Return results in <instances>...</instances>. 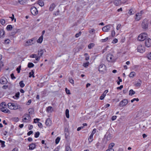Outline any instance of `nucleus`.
<instances>
[{"instance_id":"f257e3e1","label":"nucleus","mask_w":151,"mask_h":151,"mask_svg":"<svg viewBox=\"0 0 151 151\" xmlns=\"http://www.w3.org/2000/svg\"><path fill=\"white\" fill-rule=\"evenodd\" d=\"M8 107L10 109L12 110H16L20 109V106L17 104H14L11 103H9L8 104Z\"/></svg>"},{"instance_id":"f03ea898","label":"nucleus","mask_w":151,"mask_h":151,"mask_svg":"<svg viewBox=\"0 0 151 151\" xmlns=\"http://www.w3.org/2000/svg\"><path fill=\"white\" fill-rule=\"evenodd\" d=\"M147 34L145 33H142L139 35L137 39L138 40L140 41H142L145 40L146 38L147 37Z\"/></svg>"},{"instance_id":"7ed1b4c3","label":"nucleus","mask_w":151,"mask_h":151,"mask_svg":"<svg viewBox=\"0 0 151 151\" xmlns=\"http://www.w3.org/2000/svg\"><path fill=\"white\" fill-rule=\"evenodd\" d=\"M98 70L101 73L104 74L106 70L105 65L103 64H100Z\"/></svg>"},{"instance_id":"20e7f679","label":"nucleus","mask_w":151,"mask_h":151,"mask_svg":"<svg viewBox=\"0 0 151 151\" xmlns=\"http://www.w3.org/2000/svg\"><path fill=\"white\" fill-rule=\"evenodd\" d=\"M107 59L108 61L114 63L116 61V59L114 57L110 54L108 55L107 57Z\"/></svg>"},{"instance_id":"39448f33","label":"nucleus","mask_w":151,"mask_h":151,"mask_svg":"<svg viewBox=\"0 0 151 151\" xmlns=\"http://www.w3.org/2000/svg\"><path fill=\"white\" fill-rule=\"evenodd\" d=\"M148 22L147 19H145L142 23V26L143 29H147L148 28Z\"/></svg>"},{"instance_id":"423d86ee","label":"nucleus","mask_w":151,"mask_h":151,"mask_svg":"<svg viewBox=\"0 0 151 151\" xmlns=\"http://www.w3.org/2000/svg\"><path fill=\"white\" fill-rule=\"evenodd\" d=\"M137 51L141 53H143L145 51V48L144 46L141 45H138L137 47Z\"/></svg>"},{"instance_id":"0eeeda50","label":"nucleus","mask_w":151,"mask_h":151,"mask_svg":"<svg viewBox=\"0 0 151 151\" xmlns=\"http://www.w3.org/2000/svg\"><path fill=\"white\" fill-rule=\"evenodd\" d=\"M31 13L34 15H37L38 13L37 8L34 6H32L30 9Z\"/></svg>"},{"instance_id":"6e6552de","label":"nucleus","mask_w":151,"mask_h":151,"mask_svg":"<svg viewBox=\"0 0 151 151\" xmlns=\"http://www.w3.org/2000/svg\"><path fill=\"white\" fill-rule=\"evenodd\" d=\"M128 101L127 99H124L120 102L119 104V106L121 107L125 106L128 103Z\"/></svg>"},{"instance_id":"1a4fd4ad","label":"nucleus","mask_w":151,"mask_h":151,"mask_svg":"<svg viewBox=\"0 0 151 151\" xmlns=\"http://www.w3.org/2000/svg\"><path fill=\"white\" fill-rule=\"evenodd\" d=\"M145 46L148 47L151 46V39L149 38H147L145 41Z\"/></svg>"},{"instance_id":"9d476101","label":"nucleus","mask_w":151,"mask_h":151,"mask_svg":"<svg viewBox=\"0 0 151 151\" xmlns=\"http://www.w3.org/2000/svg\"><path fill=\"white\" fill-rule=\"evenodd\" d=\"M34 39L32 38L30 39L27 41L24 44V45L25 46L30 45L34 44L35 42H34Z\"/></svg>"},{"instance_id":"9b49d317","label":"nucleus","mask_w":151,"mask_h":151,"mask_svg":"<svg viewBox=\"0 0 151 151\" xmlns=\"http://www.w3.org/2000/svg\"><path fill=\"white\" fill-rule=\"evenodd\" d=\"M25 117L22 119V121L24 122H28L30 121L31 117L29 115L27 114L24 116Z\"/></svg>"},{"instance_id":"f8f14e48","label":"nucleus","mask_w":151,"mask_h":151,"mask_svg":"<svg viewBox=\"0 0 151 151\" xmlns=\"http://www.w3.org/2000/svg\"><path fill=\"white\" fill-rule=\"evenodd\" d=\"M142 11H141L140 12L136 14V17L135 19L137 21L140 20L142 18Z\"/></svg>"},{"instance_id":"ddd939ff","label":"nucleus","mask_w":151,"mask_h":151,"mask_svg":"<svg viewBox=\"0 0 151 151\" xmlns=\"http://www.w3.org/2000/svg\"><path fill=\"white\" fill-rule=\"evenodd\" d=\"M111 26V24H109L104 27L102 28V30L104 32H108L110 29Z\"/></svg>"},{"instance_id":"4468645a","label":"nucleus","mask_w":151,"mask_h":151,"mask_svg":"<svg viewBox=\"0 0 151 151\" xmlns=\"http://www.w3.org/2000/svg\"><path fill=\"white\" fill-rule=\"evenodd\" d=\"M56 6V5L54 3H52L49 6V11L51 12L52 11L55 7Z\"/></svg>"},{"instance_id":"2eb2a0df","label":"nucleus","mask_w":151,"mask_h":151,"mask_svg":"<svg viewBox=\"0 0 151 151\" xmlns=\"http://www.w3.org/2000/svg\"><path fill=\"white\" fill-rule=\"evenodd\" d=\"M108 92V90H105L103 93L100 96L99 99L101 100H103L104 98L106 96V93Z\"/></svg>"},{"instance_id":"dca6fc26","label":"nucleus","mask_w":151,"mask_h":151,"mask_svg":"<svg viewBox=\"0 0 151 151\" xmlns=\"http://www.w3.org/2000/svg\"><path fill=\"white\" fill-rule=\"evenodd\" d=\"M45 124L47 127L50 126L52 124V121L51 119L50 118H48L46 119L45 121Z\"/></svg>"},{"instance_id":"f3484780","label":"nucleus","mask_w":151,"mask_h":151,"mask_svg":"<svg viewBox=\"0 0 151 151\" xmlns=\"http://www.w3.org/2000/svg\"><path fill=\"white\" fill-rule=\"evenodd\" d=\"M1 111L5 113H7L8 114L10 113V111L7 108H1Z\"/></svg>"},{"instance_id":"a211bd4d","label":"nucleus","mask_w":151,"mask_h":151,"mask_svg":"<svg viewBox=\"0 0 151 151\" xmlns=\"http://www.w3.org/2000/svg\"><path fill=\"white\" fill-rule=\"evenodd\" d=\"M7 82V80L4 77H2L0 79V83L2 84H6Z\"/></svg>"},{"instance_id":"6ab92c4d","label":"nucleus","mask_w":151,"mask_h":151,"mask_svg":"<svg viewBox=\"0 0 151 151\" xmlns=\"http://www.w3.org/2000/svg\"><path fill=\"white\" fill-rule=\"evenodd\" d=\"M46 52V50L44 49H41L38 51V55L41 57L43 55L44 52Z\"/></svg>"},{"instance_id":"aec40b11","label":"nucleus","mask_w":151,"mask_h":151,"mask_svg":"<svg viewBox=\"0 0 151 151\" xmlns=\"http://www.w3.org/2000/svg\"><path fill=\"white\" fill-rule=\"evenodd\" d=\"M29 150H33L35 148L36 145L35 144L32 143L29 144Z\"/></svg>"},{"instance_id":"412c9836","label":"nucleus","mask_w":151,"mask_h":151,"mask_svg":"<svg viewBox=\"0 0 151 151\" xmlns=\"http://www.w3.org/2000/svg\"><path fill=\"white\" fill-rule=\"evenodd\" d=\"M5 32L3 29H1L0 30V38H3L5 34Z\"/></svg>"},{"instance_id":"4be33fe9","label":"nucleus","mask_w":151,"mask_h":151,"mask_svg":"<svg viewBox=\"0 0 151 151\" xmlns=\"http://www.w3.org/2000/svg\"><path fill=\"white\" fill-rule=\"evenodd\" d=\"M113 3L116 6H119L120 4V0H114V1Z\"/></svg>"},{"instance_id":"5701e85b","label":"nucleus","mask_w":151,"mask_h":151,"mask_svg":"<svg viewBox=\"0 0 151 151\" xmlns=\"http://www.w3.org/2000/svg\"><path fill=\"white\" fill-rule=\"evenodd\" d=\"M43 35H42L37 40V42L39 43H41L42 42L43 40Z\"/></svg>"},{"instance_id":"b1692460","label":"nucleus","mask_w":151,"mask_h":151,"mask_svg":"<svg viewBox=\"0 0 151 151\" xmlns=\"http://www.w3.org/2000/svg\"><path fill=\"white\" fill-rule=\"evenodd\" d=\"M138 80L140 82H137L135 83L134 84V86H135L139 87L141 86V84L142 83V81L139 79Z\"/></svg>"},{"instance_id":"393cba45","label":"nucleus","mask_w":151,"mask_h":151,"mask_svg":"<svg viewBox=\"0 0 151 151\" xmlns=\"http://www.w3.org/2000/svg\"><path fill=\"white\" fill-rule=\"evenodd\" d=\"M53 111V109L50 106H48L47 109V111L49 113H51Z\"/></svg>"},{"instance_id":"a878e982","label":"nucleus","mask_w":151,"mask_h":151,"mask_svg":"<svg viewBox=\"0 0 151 151\" xmlns=\"http://www.w3.org/2000/svg\"><path fill=\"white\" fill-rule=\"evenodd\" d=\"M136 75V73L134 71L131 72L129 76L130 78H133Z\"/></svg>"},{"instance_id":"bb28decb","label":"nucleus","mask_w":151,"mask_h":151,"mask_svg":"<svg viewBox=\"0 0 151 151\" xmlns=\"http://www.w3.org/2000/svg\"><path fill=\"white\" fill-rule=\"evenodd\" d=\"M34 71L33 70H32L29 73V77L30 78L31 77H32L33 78L35 77V76L34 75Z\"/></svg>"},{"instance_id":"cd10ccee","label":"nucleus","mask_w":151,"mask_h":151,"mask_svg":"<svg viewBox=\"0 0 151 151\" xmlns=\"http://www.w3.org/2000/svg\"><path fill=\"white\" fill-rule=\"evenodd\" d=\"M38 4L41 6H43L44 4V1L42 0H39L38 1Z\"/></svg>"},{"instance_id":"c85d7f7f","label":"nucleus","mask_w":151,"mask_h":151,"mask_svg":"<svg viewBox=\"0 0 151 151\" xmlns=\"http://www.w3.org/2000/svg\"><path fill=\"white\" fill-rule=\"evenodd\" d=\"M93 140V135L90 134L88 138V140L89 142H91Z\"/></svg>"},{"instance_id":"c756f323","label":"nucleus","mask_w":151,"mask_h":151,"mask_svg":"<svg viewBox=\"0 0 151 151\" xmlns=\"http://www.w3.org/2000/svg\"><path fill=\"white\" fill-rule=\"evenodd\" d=\"M12 27L11 25H8L6 27V29L8 31L11 30L12 29Z\"/></svg>"},{"instance_id":"7c9ffc66","label":"nucleus","mask_w":151,"mask_h":151,"mask_svg":"<svg viewBox=\"0 0 151 151\" xmlns=\"http://www.w3.org/2000/svg\"><path fill=\"white\" fill-rule=\"evenodd\" d=\"M7 106L5 102L2 103L0 106V109L1 108H5Z\"/></svg>"},{"instance_id":"2f4dec72","label":"nucleus","mask_w":151,"mask_h":151,"mask_svg":"<svg viewBox=\"0 0 151 151\" xmlns=\"http://www.w3.org/2000/svg\"><path fill=\"white\" fill-rule=\"evenodd\" d=\"M65 115L66 117L68 118H69V111L68 109H66L65 110Z\"/></svg>"},{"instance_id":"473e14b6","label":"nucleus","mask_w":151,"mask_h":151,"mask_svg":"<svg viewBox=\"0 0 151 151\" xmlns=\"http://www.w3.org/2000/svg\"><path fill=\"white\" fill-rule=\"evenodd\" d=\"M135 92L132 89L130 90L129 92V94L130 96H132L135 94Z\"/></svg>"},{"instance_id":"72a5a7b5","label":"nucleus","mask_w":151,"mask_h":151,"mask_svg":"<svg viewBox=\"0 0 151 151\" xmlns=\"http://www.w3.org/2000/svg\"><path fill=\"white\" fill-rule=\"evenodd\" d=\"M19 84L21 88H23L25 86V84L24 83L23 81H21L19 83Z\"/></svg>"},{"instance_id":"f704fd0d","label":"nucleus","mask_w":151,"mask_h":151,"mask_svg":"<svg viewBox=\"0 0 151 151\" xmlns=\"http://www.w3.org/2000/svg\"><path fill=\"white\" fill-rule=\"evenodd\" d=\"M95 44L93 43H91L88 45V48L89 49H91L92 47H93Z\"/></svg>"},{"instance_id":"c9c22d12","label":"nucleus","mask_w":151,"mask_h":151,"mask_svg":"<svg viewBox=\"0 0 151 151\" xmlns=\"http://www.w3.org/2000/svg\"><path fill=\"white\" fill-rule=\"evenodd\" d=\"M0 142L1 143V146L2 147H5V142L4 141H3L0 140Z\"/></svg>"},{"instance_id":"e433bc0d","label":"nucleus","mask_w":151,"mask_h":151,"mask_svg":"<svg viewBox=\"0 0 151 151\" xmlns=\"http://www.w3.org/2000/svg\"><path fill=\"white\" fill-rule=\"evenodd\" d=\"M27 1V0H20L19 1V2L21 4H24Z\"/></svg>"},{"instance_id":"4c0bfd02","label":"nucleus","mask_w":151,"mask_h":151,"mask_svg":"<svg viewBox=\"0 0 151 151\" xmlns=\"http://www.w3.org/2000/svg\"><path fill=\"white\" fill-rule=\"evenodd\" d=\"M34 66V64L32 63H29L28 64V67L29 68L33 67Z\"/></svg>"},{"instance_id":"58836bf2","label":"nucleus","mask_w":151,"mask_h":151,"mask_svg":"<svg viewBox=\"0 0 151 151\" xmlns=\"http://www.w3.org/2000/svg\"><path fill=\"white\" fill-rule=\"evenodd\" d=\"M89 32L91 34H94L95 33V30L93 29H92L89 30Z\"/></svg>"},{"instance_id":"ea45409f","label":"nucleus","mask_w":151,"mask_h":151,"mask_svg":"<svg viewBox=\"0 0 151 151\" xmlns=\"http://www.w3.org/2000/svg\"><path fill=\"white\" fill-rule=\"evenodd\" d=\"M84 56H85L86 58L85 59L86 60H88L89 59V56L88 55V54L86 53L84 54Z\"/></svg>"},{"instance_id":"a19ab883","label":"nucleus","mask_w":151,"mask_h":151,"mask_svg":"<svg viewBox=\"0 0 151 151\" xmlns=\"http://www.w3.org/2000/svg\"><path fill=\"white\" fill-rule=\"evenodd\" d=\"M89 64V62H87L86 63H84L83 64V66L85 68H87Z\"/></svg>"},{"instance_id":"79ce46f5","label":"nucleus","mask_w":151,"mask_h":151,"mask_svg":"<svg viewBox=\"0 0 151 151\" xmlns=\"http://www.w3.org/2000/svg\"><path fill=\"white\" fill-rule=\"evenodd\" d=\"M0 21L1 24L3 25H4L5 23V20L3 19H1Z\"/></svg>"},{"instance_id":"37998d69","label":"nucleus","mask_w":151,"mask_h":151,"mask_svg":"<svg viewBox=\"0 0 151 151\" xmlns=\"http://www.w3.org/2000/svg\"><path fill=\"white\" fill-rule=\"evenodd\" d=\"M69 81L73 85L74 84V81L72 78H69Z\"/></svg>"},{"instance_id":"c03bdc74","label":"nucleus","mask_w":151,"mask_h":151,"mask_svg":"<svg viewBox=\"0 0 151 151\" xmlns=\"http://www.w3.org/2000/svg\"><path fill=\"white\" fill-rule=\"evenodd\" d=\"M40 133L39 132H37L35 133V138H37L39 137Z\"/></svg>"},{"instance_id":"a18cd8bd","label":"nucleus","mask_w":151,"mask_h":151,"mask_svg":"<svg viewBox=\"0 0 151 151\" xmlns=\"http://www.w3.org/2000/svg\"><path fill=\"white\" fill-rule=\"evenodd\" d=\"M114 143H110L109 147V148H112L114 146Z\"/></svg>"},{"instance_id":"49530a36","label":"nucleus","mask_w":151,"mask_h":151,"mask_svg":"<svg viewBox=\"0 0 151 151\" xmlns=\"http://www.w3.org/2000/svg\"><path fill=\"white\" fill-rule=\"evenodd\" d=\"M147 57L148 59L151 60V52H150L147 54Z\"/></svg>"},{"instance_id":"de8ad7c7","label":"nucleus","mask_w":151,"mask_h":151,"mask_svg":"<svg viewBox=\"0 0 151 151\" xmlns=\"http://www.w3.org/2000/svg\"><path fill=\"white\" fill-rule=\"evenodd\" d=\"M108 40V38L107 37L104 39H101V42H104Z\"/></svg>"},{"instance_id":"09e8293b","label":"nucleus","mask_w":151,"mask_h":151,"mask_svg":"<svg viewBox=\"0 0 151 151\" xmlns=\"http://www.w3.org/2000/svg\"><path fill=\"white\" fill-rule=\"evenodd\" d=\"M65 151H72L70 147L69 146H67L65 147Z\"/></svg>"},{"instance_id":"8fccbe9b","label":"nucleus","mask_w":151,"mask_h":151,"mask_svg":"<svg viewBox=\"0 0 151 151\" xmlns=\"http://www.w3.org/2000/svg\"><path fill=\"white\" fill-rule=\"evenodd\" d=\"M60 140V138L59 137H57L55 139V143L58 144Z\"/></svg>"},{"instance_id":"3c124183","label":"nucleus","mask_w":151,"mask_h":151,"mask_svg":"<svg viewBox=\"0 0 151 151\" xmlns=\"http://www.w3.org/2000/svg\"><path fill=\"white\" fill-rule=\"evenodd\" d=\"M10 40L8 39H6L4 40V43L6 44H8L10 43Z\"/></svg>"},{"instance_id":"603ef678","label":"nucleus","mask_w":151,"mask_h":151,"mask_svg":"<svg viewBox=\"0 0 151 151\" xmlns=\"http://www.w3.org/2000/svg\"><path fill=\"white\" fill-rule=\"evenodd\" d=\"M121 25L120 24H118L116 27V29L117 30H119L121 28Z\"/></svg>"},{"instance_id":"864d4df0","label":"nucleus","mask_w":151,"mask_h":151,"mask_svg":"<svg viewBox=\"0 0 151 151\" xmlns=\"http://www.w3.org/2000/svg\"><path fill=\"white\" fill-rule=\"evenodd\" d=\"M13 120L15 122H17L19 121V119L18 117H14L13 118Z\"/></svg>"},{"instance_id":"5fc2aeb1","label":"nucleus","mask_w":151,"mask_h":151,"mask_svg":"<svg viewBox=\"0 0 151 151\" xmlns=\"http://www.w3.org/2000/svg\"><path fill=\"white\" fill-rule=\"evenodd\" d=\"M65 91L66 93L67 94H70V90H68L67 88H65Z\"/></svg>"},{"instance_id":"6e6d98bb","label":"nucleus","mask_w":151,"mask_h":151,"mask_svg":"<svg viewBox=\"0 0 151 151\" xmlns=\"http://www.w3.org/2000/svg\"><path fill=\"white\" fill-rule=\"evenodd\" d=\"M118 42V40L116 38H115L112 41V43L113 44H115L116 43Z\"/></svg>"},{"instance_id":"4d7b16f0","label":"nucleus","mask_w":151,"mask_h":151,"mask_svg":"<svg viewBox=\"0 0 151 151\" xmlns=\"http://www.w3.org/2000/svg\"><path fill=\"white\" fill-rule=\"evenodd\" d=\"M21 66H19L17 68V73H19L20 72V70L21 69Z\"/></svg>"},{"instance_id":"13d9d810","label":"nucleus","mask_w":151,"mask_h":151,"mask_svg":"<svg viewBox=\"0 0 151 151\" xmlns=\"http://www.w3.org/2000/svg\"><path fill=\"white\" fill-rule=\"evenodd\" d=\"M96 132V129L95 128L94 129L93 131L92 132L91 134L93 135Z\"/></svg>"},{"instance_id":"bf43d9fd","label":"nucleus","mask_w":151,"mask_h":151,"mask_svg":"<svg viewBox=\"0 0 151 151\" xmlns=\"http://www.w3.org/2000/svg\"><path fill=\"white\" fill-rule=\"evenodd\" d=\"M110 104H106L104 106L102 107V109H103L104 108H106L110 106Z\"/></svg>"},{"instance_id":"052dcab7","label":"nucleus","mask_w":151,"mask_h":151,"mask_svg":"<svg viewBox=\"0 0 151 151\" xmlns=\"http://www.w3.org/2000/svg\"><path fill=\"white\" fill-rule=\"evenodd\" d=\"M115 35V32L114 30L112 31L111 32V35L112 37H114Z\"/></svg>"},{"instance_id":"680f3d73","label":"nucleus","mask_w":151,"mask_h":151,"mask_svg":"<svg viewBox=\"0 0 151 151\" xmlns=\"http://www.w3.org/2000/svg\"><path fill=\"white\" fill-rule=\"evenodd\" d=\"M40 120L39 119L36 118L35 119H34V122L35 123H37L38 122V121Z\"/></svg>"},{"instance_id":"e2e57ef3","label":"nucleus","mask_w":151,"mask_h":151,"mask_svg":"<svg viewBox=\"0 0 151 151\" xmlns=\"http://www.w3.org/2000/svg\"><path fill=\"white\" fill-rule=\"evenodd\" d=\"M139 100L138 98H134L133 99H132L131 101L132 103H133L135 101H138Z\"/></svg>"},{"instance_id":"0e129e2a","label":"nucleus","mask_w":151,"mask_h":151,"mask_svg":"<svg viewBox=\"0 0 151 151\" xmlns=\"http://www.w3.org/2000/svg\"><path fill=\"white\" fill-rule=\"evenodd\" d=\"M81 34V32H80L78 33H77L76 35V37H78L80 36Z\"/></svg>"},{"instance_id":"69168bd1","label":"nucleus","mask_w":151,"mask_h":151,"mask_svg":"<svg viewBox=\"0 0 151 151\" xmlns=\"http://www.w3.org/2000/svg\"><path fill=\"white\" fill-rule=\"evenodd\" d=\"M37 55L36 54H32L30 55V57L31 58H34L36 57Z\"/></svg>"},{"instance_id":"338daca9","label":"nucleus","mask_w":151,"mask_h":151,"mask_svg":"<svg viewBox=\"0 0 151 151\" xmlns=\"http://www.w3.org/2000/svg\"><path fill=\"white\" fill-rule=\"evenodd\" d=\"M11 77L12 79H15L16 78V77L14 76V74L13 73H12L11 74Z\"/></svg>"},{"instance_id":"774afa93","label":"nucleus","mask_w":151,"mask_h":151,"mask_svg":"<svg viewBox=\"0 0 151 151\" xmlns=\"http://www.w3.org/2000/svg\"><path fill=\"white\" fill-rule=\"evenodd\" d=\"M116 118H117L116 116H113L112 117L111 119L112 121H114L116 119Z\"/></svg>"}]
</instances>
